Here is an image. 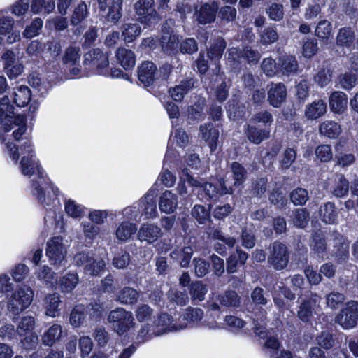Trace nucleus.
I'll return each instance as SVG.
<instances>
[{"instance_id":"43","label":"nucleus","mask_w":358,"mask_h":358,"mask_svg":"<svg viewBox=\"0 0 358 358\" xmlns=\"http://www.w3.org/2000/svg\"><path fill=\"white\" fill-rule=\"evenodd\" d=\"M79 281L77 273H69L60 280L59 287L62 292H71L78 285Z\"/></svg>"},{"instance_id":"45","label":"nucleus","mask_w":358,"mask_h":358,"mask_svg":"<svg viewBox=\"0 0 358 358\" xmlns=\"http://www.w3.org/2000/svg\"><path fill=\"white\" fill-rule=\"evenodd\" d=\"M31 100V91L27 86H20L14 92V102L18 107H24Z\"/></svg>"},{"instance_id":"9","label":"nucleus","mask_w":358,"mask_h":358,"mask_svg":"<svg viewBox=\"0 0 358 358\" xmlns=\"http://www.w3.org/2000/svg\"><path fill=\"white\" fill-rule=\"evenodd\" d=\"M187 322L173 323V318L167 313L159 315L152 324V334L155 336H161L169 331H179L187 328Z\"/></svg>"},{"instance_id":"8","label":"nucleus","mask_w":358,"mask_h":358,"mask_svg":"<svg viewBox=\"0 0 358 358\" xmlns=\"http://www.w3.org/2000/svg\"><path fill=\"white\" fill-rule=\"evenodd\" d=\"M46 256L51 264L59 266L65 259L67 250L61 236L52 238L47 243Z\"/></svg>"},{"instance_id":"28","label":"nucleus","mask_w":358,"mask_h":358,"mask_svg":"<svg viewBox=\"0 0 358 358\" xmlns=\"http://www.w3.org/2000/svg\"><path fill=\"white\" fill-rule=\"evenodd\" d=\"M347 96L344 92L336 91L329 96V106L335 113H343L347 108Z\"/></svg>"},{"instance_id":"48","label":"nucleus","mask_w":358,"mask_h":358,"mask_svg":"<svg viewBox=\"0 0 358 358\" xmlns=\"http://www.w3.org/2000/svg\"><path fill=\"white\" fill-rule=\"evenodd\" d=\"M83 231L86 245H91L100 232V227L90 222H83Z\"/></svg>"},{"instance_id":"22","label":"nucleus","mask_w":358,"mask_h":358,"mask_svg":"<svg viewBox=\"0 0 358 358\" xmlns=\"http://www.w3.org/2000/svg\"><path fill=\"white\" fill-rule=\"evenodd\" d=\"M139 298L138 292L130 287H124L115 295V301L122 305H134Z\"/></svg>"},{"instance_id":"64","label":"nucleus","mask_w":358,"mask_h":358,"mask_svg":"<svg viewBox=\"0 0 358 358\" xmlns=\"http://www.w3.org/2000/svg\"><path fill=\"white\" fill-rule=\"evenodd\" d=\"M315 155L322 162H329L333 157V152L329 145L322 144L315 149Z\"/></svg>"},{"instance_id":"36","label":"nucleus","mask_w":358,"mask_h":358,"mask_svg":"<svg viewBox=\"0 0 358 358\" xmlns=\"http://www.w3.org/2000/svg\"><path fill=\"white\" fill-rule=\"evenodd\" d=\"M319 131L324 136L329 138H336L341 134V128L337 122L327 120L320 124Z\"/></svg>"},{"instance_id":"39","label":"nucleus","mask_w":358,"mask_h":358,"mask_svg":"<svg viewBox=\"0 0 358 358\" xmlns=\"http://www.w3.org/2000/svg\"><path fill=\"white\" fill-rule=\"evenodd\" d=\"M80 49L78 47L69 46L66 48L62 57L63 64L69 66L79 65L80 59Z\"/></svg>"},{"instance_id":"50","label":"nucleus","mask_w":358,"mask_h":358,"mask_svg":"<svg viewBox=\"0 0 358 358\" xmlns=\"http://www.w3.org/2000/svg\"><path fill=\"white\" fill-rule=\"evenodd\" d=\"M267 179L259 178L254 180L251 184L250 194L255 197L261 198L267 189Z\"/></svg>"},{"instance_id":"23","label":"nucleus","mask_w":358,"mask_h":358,"mask_svg":"<svg viewBox=\"0 0 358 358\" xmlns=\"http://www.w3.org/2000/svg\"><path fill=\"white\" fill-rule=\"evenodd\" d=\"M193 255V249L190 246L182 248H176L170 253L171 259L177 262L182 268H187L189 265Z\"/></svg>"},{"instance_id":"10","label":"nucleus","mask_w":358,"mask_h":358,"mask_svg":"<svg viewBox=\"0 0 358 358\" xmlns=\"http://www.w3.org/2000/svg\"><path fill=\"white\" fill-rule=\"evenodd\" d=\"M234 188L231 186L228 187L226 182L221 180L219 185H215L210 182H204L198 192L199 196H202V199H205L208 201H217L221 196L227 194H232Z\"/></svg>"},{"instance_id":"52","label":"nucleus","mask_w":358,"mask_h":358,"mask_svg":"<svg viewBox=\"0 0 358 358\" xmlns=\"http://www.w3.org/2000/svg\"><path fill=\"white\" fill-rule=\"evenodd\" d=\"M206 286L201 282L197 281L193 282L190 287V296L193 301H201L204 299L205 295L207 293Z\"/></svg>"},{"instance_id":"46","label":"nucleus","mask_w":358,"mask_h":358,"mask_svg":"<svg viewBox=\"0 0 358 358\" xmlns=\"http://www.w3.org/2000/svg\"><path fill=\"white\" fill-rule=\"evenodd\" d=\"M331 24L327 20H321L316 26L315 34L322 41H328L331 36Z\"/></svg>"},{"instance_id":"58","label":"nucleus","mask_w":358,"mask_h":358,"mask_svg":"<svg viewBox=\"0 0 358 358\" xmlns=\"http://www.w3.org/2000/svg\"><path fill=\"white\" fill-rule=\"evenodd\" d=\"M261 67L264 73L268 77H273L279 72L278 63L271 57H267L263 59Z\"/></svg>"},{"instance_id":"19","label":"nucleus","mask_w":358,"mask_h":358,"mask_svg":"<svg viewBox=\"0 0 358 358\" xmlns=\"http://www.w3.org/2000/svg\"><path fill=\"white\" fill-rule=\"evenodd\" d=\"M355 40V31L350 27H344L338 29L336 37V45L342 48L350 49Z\"/></svg>"},{"instance_id":"12","label":"nucleus","mask_w":358,"mask_h":358,"mask_svg":"<svg viewBox=\"0 0 358 358\" xmlns=\"http://www.w3.org/2000/svg\"><path fill=\"white\" fill-rule=\"evenodd\" d=\"M98 8L101 12H106V20L116 24L122 17V0H96Z\"/></svg>"},{"instance_id":"35","label":"nucleus","mask_w":358,"mask_h":358,"mask_svg":"<svg viewBox=\"0 0 358 358\" xmlns=\"http://www.w3.org/2000/svg\"><path fill=\"white\" fill-rule=\"evenodd\" d=\"M326 111L327 104L319 99L306 106L305 115L308 119L315 120L322 116Z\"/></svg>"},{"instance_id":"32","label":"nucleus","mask_w":358,"mask_h":358,"mask_svg":"<svg viewBox=\"0 0 358 358\" xmlns=\"http://www.w3.org/2000/svg\"><path fill=\"white\" fill-rule=\"evenodd\" d=\"M61 303L59 295L57 293L48 294L44 299L45 314L55 317L59 314L58 307Z\"/></svg>"},{"instance_id":"24","label":"nucleus","mask_w":358,"mask_h":358,"mask_svg":"<svg viewBox=\"0 0 358 358\" xmlns=\"http://www.w3.org/2000/svg\"><path fill=\"white\" fill-rule=\"evenodd\" d=\"M218 9L217 3H205L197 13V20L200 24H206L213 22Z\"/></svg>"},{"instance_id":"17","label":"nucleus","mask_w":358,"mask_h":358,"mask_svg":"<svg viewBox=\"0 0 358 358\" xmlns=\"http://www.w3.org/2000/svg\"><path fill=\"white\" fill-rule=\"evenodd\" d=\"M201 138L208 145L210 151L216 150L219 138V131L214 125L209 122L201 124L199 127Z\"/></svg>"},{"instance_id":"61","label":"nucleus","mask_w":358,"mask_h":358,"mask_svg":"<svg viewBox=\"0 0 358 358\" xmlns=\"http://www.w3.org/2000/svg\"><path fill=\"white\" fill-rule=\"evenodd\" d=\"M87 14L88 10L87 5L84 2L79 3L75 8L72 15L71 19V24L73 25L80 24L87 16Z\"/></svg>"},{"instance_id":"63","label":"nucleus","mask_w":358,"mask_h":358,"mask_svg":"<svg viewBox=\"0 0 358 358\" xmlns=\"http://www.w3.org/2000/svg\"><path fill=\"white\" fill-rule=\"evenodd\" d=\"M131 256L127 251L116 254L113 259V265L117 269L125 268L130 263Z\"/></svg>"},{"instance_id":"60","label":"nucleus","mask_w":358,"mask_h":358,"mask_svg":"<svg viewBox=\"0 0 358 358\" xmlns=\"http://www.w3.org/2000/svg\"><path fill=\"white\" fill-rule=\"evenodd\" d=\"M296 157V151L292 148H287L284 151L280 165L282 169H288L294 162Z\"/></svg>"},{"instance_id":"15","label":"nucleus","mask_w":358,"mask_h":358,"mask_svg":"<svg viewBox=\"0 0 358 358\" xmlns=\"http://www.w3.org/2000/svg\"><path fill=\"white\" fill-rule=\"evenodd\" d=\"M84 63L96 68L98 73H101L109 64L108 56L99 48L94 49L85 55Z\"/></svg>"},{"instance_id":"56","label":"nucleus","mask_w":358,"mask_h":358,"mask_svg":"<svg viewBox=\"0 0 358 358\" xmlns=\"http://www.w3.org/2000/svg\"><path fill=\"white\" fill-rule=\"evenodd\" d=\"M297 315L299 318L304 322L310 321L313 317V308L310 301L303 300L301 301L299 307Z\"/></svg>"},{"instance_id":"2","label":"nucleus","mask_w":358,"mask_h":358,"mask_svg":"<svg viewBox=\"0 0 358 358\" xmlns=\"http://www.w3.org/2000/svg\"><path fill=\"white\" fill-rule=\"evenodd\" d=\"M34 292L27 285L19 287L13 292L8 301L7 308L14 315H18L27 308L33 301Z\"/></svg>"},{"instance_id":"16","label":"nucleus","mask_w":358,"mask_h":358,"mask_svg":"<svg viewBox=\"0 0 358 358\" xmlns=\"http://www.w3.org/2000/svg\"><path fill=\"white\" fill-rule=\"evenodd\" d=\"M156 65L149 61L143 62L138 68V78L145 86L151 85L156 79Z\"/></svg>"},{"instance_id":"57","label":"nucleus","mask_w":358,"mask_h":358,"mask_svg":"<svg viewBox=\"0 0 358 358\" xmlns=\"http://www.w3.org/2000/svg\"><path fill=\"white\" fill-rule=\"evenodd\" d=\"M228 59L231 66L235 69H241L242 60L243 59L242 49L231 48L228 50Z\"/></svg>"},{"instance_id":"47","label":"nucleus","mask_w":358,"mask_h":358,"mask_svg":"<svg viewBox=\"0 0 358 358\" xmlns=\"http://www.w3.org/2000/svg\"><path fill=\"white\" fill-rule=\"evenodd\" d=\"M326 305L331 309H337L346 299L344 294L332 291L325 296Z\"/></svg>"},{"instance_id":"7","label":"nucleus","mask_w":358,"mask_h":358,"mask_svg":"<svg viewBox=\"0 0 358 358\" xmlns=\"http://www.w3.org/2000/svg\"><path fill=\"white\" fill-rule=\"evenodd\" d=\"M358 321V301H350L336 315V323L343 329H349L357 325Z\"/></svg>"},{"instance_id":"33","label":"nucleus","mask_w":358,"mask_h":358,"mask_svg":"<svg viewBox=\"0 0 358 358\" xmlns=\"http://www.w3.org/2000/svg\"><path fill=\"white\" fill-rule=\"evenodd\" d=\"M62 334V327L59 324H55L44 332L41 341L45 345L51 347L60 340Z\"/></svg>"},{"instance_id":"40","label":"nucleus","mask_w":358,"mask_h":358,"mask_svg":"<svg viewBox=\"0 0 358 358\" xmlns=\"http://www.w3.org/2000/svg\"><path fill=\"white\" fill-rule=\"evenodd\" d=\"M136 230L135 224L127 221L122 222L115 231L116 237L121 241H127L136 233Z\"/></svg>"},{"instance_id":"1","label":"nucleus","mask_w":358,"mask_h":358,"mask_svg":"<svg viewBox=\"0 0 358 358\" xmlns=\"http://www.w3.org/2000/svg\"><path fill=\"white\" fill-rule=\"evenodd\" d=\"M31 157L32 155L30 157L24 155L22 157L20 162L21 171L24 175L30 176L37 171L39 181H33V187L34 188L33 194L36 196L37 199L40 202L43 203L45 201V196L43 192L44 187L42 185L45 186L47 182L41 168L38 164V162L33 160Z\"/></svg>"},{"instance_id":"14","label":"nucleus","mask_w":358,"mask_h":358,"mask_svg":"<svg viewBox=\"0 0 358 358\" xmlns=\"http://www.w3.org/2000/svg\"><path fill=\"white\" fill-rule=\"evenodd\" d=\"M163 235L162 229L156 224H143L138 231L137 238L141 242L152 244Z\"/></svg>"},{"instance_id":"41","label":"nucleus","mask_w":358,"mask_h":358,"mask_svg":"<svg viewBox=\"0 0 358 358\" xmlns=\"http://www.w3.org/2000/svg\"><path fill=\"white\" fill-rule=\"evenodd\" d=\"M38 280L43 282L47 287H52L57 281L56 273L48 266H43L36 272Z\"/></svg>"},{"instance_id":"26","label":"nucleus","mask_w":358,"mask_h":358,"mask_svg":"<svg viewBox=\"0 0 358 358\" xmlns=\"http://www.w3.org/2000/svg\"><path fill=\"white\" fill-rule=\"evenodd\" d=\"M219 303L227 308H238L241 305V297L234 290H226L216 297Z\"/></svg>"},{"instance_id":"13","label":"nucleus","mask_w":358,"mask_h":358,"mask_svg":"<svg viewBox=\"0 0 358 358\" xmlns=\"http://www.w3.org/2000/svg\"><path fill=\"white\" fill-rule=\"evenodd\" d=\"M267 101L273 108H280L285 102L287 87L282 83H271L266 86Z\"/></svg>"},{"instance_id":"20","label":"nucleus","mask_w":358,"mask_h":358,"mask_svg":"<svg viewBox=\"0 0 358 358\" xmlns=\"http://www.w3.org/2000/svg\"><path fill=\"white\" fill-rule=\"evenodd\" d=\"M245 134L250 142L259 145L263 141L270 137V130L260 129L251 124H247L245 129Z\"/></svg>"},{"instance_id":"62","label":"nucleus","mask_w":358,"mask_h":358,"mask_svg":"<svg viewBox=\"0 0 358 358\" xmlns=\"http://www.w3.org/2000/svg\"><path fill=\"white\" fill-rule=\"evenodd\" d=\"M251 122L262 123L265 126H270L273 122L272 113L267 110H262L256 113L250 120Z\"/></svg>"},{"instance_id":"38","label":"nucleus","mask_w":358,"mask_h":358,"mask_svg":"<svg viewBox=\"0 0 358 358\" xmlns=\"http://www.w3.org/2000/svg\"><path fill=\"white\" fill-rule=\"evenodd\" d=\"M321 220L326 224H334L337 219V213L334 203L327 202L320 208Z\"/></svg>"},{"instance_id":"6","label":"nucleus","mask_w":358,"mask_h":358,"mask_svg":"<svg viewBox=\"0 0 358 358\" xmlns=\"http://www.w3.org/2000/svg\"><path fill=\"white\" fill-rule=\"evenodd\" d=\"M14 109L8 96L0 99V124L5 131H9L11 129L10 124L13 122L19 124L25 121V116L15 115Z\"/></svg>"},{"instance_id":"42","label":"nucleus","mask_w":358,"mask_h":358,"mask_svg":"<svg viewBox=\"0 0 358 358\" xmlns=\"http://www.w3.org/2000/svg\"><path fill=\"white\" fill-rule=\"evenodd\" d=\"M231 170L234 180V187H239L246 180L247 170L237 162H234L231 164Z\"/></svg>"},{"instance_id":"18","label":"nucleus","mask_w":358,"mask_h":358,"mask_svg":"<svg viewBox=\"0 0 358 358\" xmlns=\"http://www.w3.org/2000/svg\"><path fill=\"white\" fill-rule=\"evenodd\" d=\"M248 258V253L243 251L240 247H237L235 252H231L227 259V272L228 273L236 272L237 266L238 264H245Z\"/></svg>"},{"instance_id":"53","label":"nucleus","mask_w":358,"mask_h":358,"mask_svg":"<svg viewBox=\"0 0 358 358\" xmlns=\"http://www.w3.org/2000/svg\"><path fill=\"white\" fill-rule=\"evenodd\" d=\"M85 319V308L82 305L76 306L70 315V322L76 327H80Z\"/></svg>"},{"instance_id":"55","label":"nucleus","mask_w":358,"mask_h":358,"mask_svg":"<svg viewBox=\"0 0 358 358\" xmlns=\"http://www.w3.org/2000/svg\"><path fill=\"white\" fill-rule=\"evenodd\" d=\"M349 191V182L343 175L338 176V181L332 190V194L336 197L345 196Z\"/></svg>"},{"instance_id":"4","label":"nucleus","mask_w":358,"mask_h":358,"mask_svg":"<svg viewBox=\"0 0 358 358\" xmlns=\"http://www.w3.org/2000/svg\"><path fill=\"white\" fill-rule=\"evenodd\" d=\"M289 260V252L287 247L280 241H274L268 248V264L273 269L280 271L285 269Z\"/></svg>"},{"instance_id":"49","label":"nucleus","mask_w":358,"mask_h":358,"mask_svg":"<svg viewBox=\"0 0 358 358\" xmlns=\"http://www.w3.org/2000/svg\"><path fill=\"white\" fill-rule=\"evenodd\" d=\"M334 247L336 248L335 255L341 259H345L348 255V246L344 243V238L337 232L334 233Z\"/></svg>"},{"instance_id":"44","label":"nucleus","mask_w":358,"mask_h":358,"mask_svg":"<svg viewBox=\"0 0 358 358\" xmlns=\"http://www.w3.org/2000/svg\"><path fill=\"white\" fill-rule=\"evenodd\" d=\"M226 48V42L222 38L215 39L208 51V57L213 60H219Z\"/></svg>"},{"instance_id":"27","label":"nucleus","mask_w":358,"mask_h":358,"mask_svg":"<svg viewBox=\"0 0 358 358\" xmlns=\"http://www.w3.org/2000/svg\"><path fill=\"white\" fill-rule=\"evenodd\" d=\"M194 85V81L192 78L182 80L179 85L170 88L169 94L176 101H181L185 94H186Z\"/></svg>"},{"instance_id":"29","label":"nucleus","mask_w":358,"mask_h":358,"mask_svg":"<svg viewBox=\"0 0 358 358\" xmlns=\"http://www.w3.org/2000/svg\"><path fill=\"white\" fill-rule=\"evenodd\" d=\"M310 246L311 250L319 257H322L324 256L327 250V241L325 236L322 231H317L313 233Z\"/></svg>"},{"instance_id":"31","label":"nucleus","mask_w":358,"mask_h":358,"mask_svg":"<svg viewBox=\"0 0 358 358\" xmlns=\"http://www.w3.org/2000/svg\"><path fill=\"white\" fill-rule=\"evenodd\" d=\"M121 36L123 41L131 43L141 34V28L137 23H124L121 27Z\"/></svg>"},{"instance_id":"30","label":"nucleus","mask_w":358,"mask_h":358,"mask_svg":"<svg viewBox=\"0 0 358 358\" xmlns=\"http://www.w3.org/2000/svg\"><path fill=\"white\" fill-rule=\"evenodd\" d=\"M117 62L125 69H132L136 63L134 53L124 48H119L115 53Z\"/></svg>"},{"instance_id":"5","label":"nucleus","mask_w":358,"mask_h":358,"mask_svg":"<svg viewBox=\"0 0 358 358\" xmlns=\"http://www.w3.org/2000/svg\"><path fill=\"white\" fill-rule=\"evenodd\" d=\"M138 21L148 26L157 24L162 20L161 14L155 10L154 0H138L134 4Z\"/></svg>"},{"instance_id":"34","label":"nucleus","mask_w":358,"mask_h":358,"mask_svg":"<svg viewBox=\"0 0 358 358\" xmlns=\"http://www.w3.org/2000/svg\"><path fill=\"white\" fill-rule=\"evenodd\" d=\"M157 193L155 190H150L143 199L144 213L147 218H154L157 214L156 198Z\"/></svg>"},{"instance_id":"25","label":"nucleus","mask_w":358,"mask_h":358,"mask_svg":"<svg viewBox=\"0 0 358 358\" xmlns=\"http://www.w3.org/2000/svg\"><path fill=\"white\" fill-rule=\"evenodd\" d=\"M278 66L279 72L286 76L296 73L299 68L295 57L292 55L281 56L278 60Z\"/></svg>"},{"instance_id":"54","label":"nucleus","mask_w":358,"mask_h":358,"mask_svg":"<svg viewBox=\"0 0 358 358\" xmlns=\"http://www.w3.org/2000/svg\"><path fill=\"white\" fill-rule=\"evenodd\" d=\"M35 327V320L33 317L27 316L22 318L20 322L16 331L22 336L31 332Z\"/></svg>"},{"instance_id":"37","label":"nucleus","mask_w":358,"mask_h":358,"mask_svg":"<svg viewBox=\"0 0 358 358\" xmlns=\"http://www.w3.org/2000/svg\"><path fill=\"white\" fill-rule=\"evenodd\" d=\"M203 316V311L200 308H188L184 313L181 315L178 320V323L187 322V327L189 324H194L200 321Z\"/></svg>"},{"instance_id":"51","label":"nucleus","mask_w":358,"mask_h":358,"mask_svg":"<svg viewBox=\"0 0 358 358\" xmlns=\"http://www.w3.org/2000/svg\"><path fill=\"white\" fill-rule=\"evenodd\" d=\"M291 201L295 206H303L309 199L308 192L306 189L298 187L292 191L289 195Z\"/></svg>"},{"instance_id":"59","label":"nucleus","mask_w":358,"mask_h":358,"mask_svg":"<svg viewBox=\"0 0 358 358\" xmlns=\"http://www.w3.org/2000/svg\"><path fill=\"white\" fill-rule=\"evenodd\" d=\"M309 220V213L306 208L296 209L294 213L293 223L298 228H304Z\"/></svg>"},{"instance_id":"3","label":"nucleus","mask_w":358,"mask_h":358,"mask_svg":"<svg viewBox=\"0 0 358 358\" xmlns=\"http://www.w3.org/2000/svg\"><path fill=\"white\" fill-rule=\"evenodd\" d=\"M108 322L113 324L114 331L122 336L134 327L133 314L123 308H117L111 310L108 316Z\"/></svg>"},{"instance_id":"11","label":"nucleus","mask_w":358,"mask_h":358,"mask_svg":"<svg viewBox=\"0 0 358 358\" xmlns=\"http://www.w3.org/2000/svg\"><path fill=\"white\" fill-rule=\"evenodd\" d=\"M173 24L172 20L166 21L162 28V36L160 38V46L162 51L168 55L177 53L179 49L180 39L178 36L173 33L172 29L166 31L167 27Z\"/></svg>"},{"instance_id":"21","label":"nucleus","mask_w":358,"mask_h":358,"mask_svg":"<svg viewBox=\"0 0 358 358\" xmlns=\"http://www.w3.org/2000/svg\"><path fill=\"white\" fill-rule=\"evenodd\" d=\"M178 206V196L171 191H165L159 197V208L163 213H173Z\"/></svg>"}]
</instances>
